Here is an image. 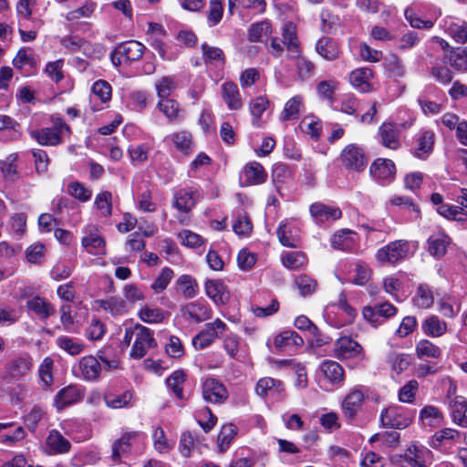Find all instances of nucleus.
I'll use <instances>...</instances> for the list:
<instances>
[{"instance_id":"f257e3e1","label":"nucleus","mask_w":467,"mask_h":467,"mask_svg":"<svg viewBox=\"0 0 467 467\" xmlns=\"http://www.w3.org/2000/svg\"><path fill=\"white\" fill-rule=\"evenodd\" d=\"M52 127L33 130L29 131L32 139L41 146H57L63 142L66 136L71 134L70 127L62 118L52 117Z\"/></svg>"},{"instance_id":"f03ea898","label":"nucleus","mask_w":467,"mask_h":467,"mask_svg":"<svg viewBox=\"0 0 467 467\" xmlns=\"http://www.w3.org/2000/svg\"><path fill=\"white\" fill-rule=\"evenodd\" d=\"M338 279L362 286L370 279L372 270L367 263L356 260L341 262L338 265Z\"/></svg>"},{"instance_id":"7ed1b4c3","label":"nucleus","mask_w":467,"mask_h":467,"mask_svg":"<svg viewBox=\"0 0 467 467\" xmlns=\"http://www.w3.org/2000/svg\"><path fill=\"white\" fill-rule=\"evenodd\" d=\"M411 244L407 240H395L379 248L375 257L382 265H395L411 254Z\"/></svg>"},{"instance_id":"20e7f679","label":"nucleus","mask_w":467,"mask_h":467,"mask_svg":"<svg viewBox=\"0 0 467 467\" xmlns=\"http://www.w3.org/2000/svg\"><path fill=\"white\" fill-rule=\"evenodd\" d=\"M81 245L85 251L93 255H104L107 253V243L96 224L84 226Z\"/></svg>"},{"instance_id":"39448f33","label":"nucleus","mask_w":467,"mask_h":467,"mask_svg":"<svg viewBox=\"0 0 467 467\" xmlns=\"http://www.w3.org/2000/svg\"><path fill=\"white\" fill-rule=\"evenodd\" d=\"M333 356L340 360L365 358L362 346L348 336L341 337L335 341Z\"/></svg>"},{"instance_id":"423d86ee","label":"nucleus","mask_w":467,"mask_h":467,"mask_svg":"<svg viewBox=\"0 0 467 467\" xmlns=\"http://www.w3.org/2000/svg\"><path fill=\"white\" fill-rule=\"evenodd\" d=\"M226 329L227 325L220 318H216L214 321L205 324L204 328L192 338V345L195 349H204L211 346Z\"/></svg>"},{"instance_id":"0eeeda50","label":"nucleus","mask_w":467,"mask_h":467,"mask_svg":"<svg viewBox=\"0 0 467 467\" xmlns=\"http://www.w3.org/2000/svg\"><path fill=\"white\" fill-rule=\"evenodd\" d=\"M413 414L399 406H389L380 413L383 426L392 429H405L412 421Z\"/></svg>"},{"instance_id":"6e6552de","label":"nucleus","mask_w":467,"mask_h":467,"mask_svg":"<svg viewBox=\"0 0 467 467\" xmlns=\"http://www.w3.org/2000/svg\"><path fill=\"white\" fill-rule=\"evenodd\" d=\"M156 341L152 331L140 324H137L134 342L130 353L132 358L140 359L143 358L150 348H154Z\"/></svg>"},{"instance_id":"1a4fd4ad","label":"nucleus","mask_w":467,"mask_h":467,"mask_svg":"<svg viewBox=\"0 0 467 467\" xmlns=\"http://www.w3.org/2000/svg\"><path fill=\"white\" fill-rule=\"evenodd\" d=\"M340 159L344 167L356 171H363L368 164L364 149L354 143L343 149Z\"/></svg>"},{"instance_id":"9d476101","label":"nucleus","mask_w":467,"mask_h":467,"mask_svg":"<svg viewBox=\"0 0 467 467\" xmlns=\"http://www.w3.org/2000/svg\"><path fill=\"white\" fill-rule=\"evenodd\" d=\"M202 398L205 401L222 404L228 398L226 387L217 379L207 377L202 383Z\"/></svg>"},{"instance_id":"9b49d317","label":"nucleus","mask_w":467,"mask_h":467,"mask_svg":"<svg viewBox=\"0 0 467 467\" xmlns=\"http://www.w3.org/2000/svg\"><path fill=\"white\" fill-rule=\"evenodd\" d=\"M147 42L154 48L160 57L164 60H171L173 57L167 54L166 50V30L163 26L158 23H148L146 30Z\"/></svg>"},{"instance_id":"f8f14e48","label":"nucleus","mask_w":467,"mask_h":467,"mask_svg":"<svg viewBox=\"0 0 467 467\" xmlns=\"http://www.w3.org/2000/svg\"><path fill=\"white\" fill-rule=\"evenodd\" d=\"M201 194L194 187L178 190L173 196L172 206L181 213H189L200 200Z\"/></svg>"},{"instance_id":"ddd939ff","label":"nucleus","mask_w":467,"mask_h":467,"mask_svg":"<svg viewBox=\"0 0 467 467\" xmlns=\"http://www.w3.org/2000/svg\"><path fill=\"white\" fill-rule=\"evenodd\" d=\"M440 26L457 43L467 42V22L465 20L448 16L441 21Z\"/></svg>"},{"instance_id":"4468645a","label":"nucleus","mask_w":467,"mask_h":467,"mask_svg":"<svg viewBox=\"0 0 467 467\" xmlns=\"http://www.w3.org/2000/svg\"><path fill=\"white\" fill-rule=\"evenodd\" d=\"M309 213L317 224L327 223L338 220L342 216L339 207L323 202H314L309 207Z\"/></svg>"},{"instance_id":"2eb2a0df","label":"nucleus","mask_w":467,"mask_h":467,"mask_svg":"<svg viewBox=\"0 0 467 467\" xmlns=\"http://www.w3.org/2000/svg\"><path fill=\"white\" fill-rule=\"evenodd\" d=\"M267 174L264 167L257 161L244 165L240 172V185L243 187L262 184L266 181Z\"/></svg>"},{"instance_id":"dca6fc26","label":"nucleus","mask_w":467,"mask_h":467,"mask_svg":"<svg viewBox=\"0 0 467 467\" xmlns=\"http://www.w3.org/2000/svg\"><path fill=\"white\" fill-rule=\"evenodd\" d=\"M32 366V358L25 353L11 358L5 364V372L9 378L22 379L29 374Z\"/></svg>"},{"instance_id":"f3484780","label":"nucleus","mask_w":467,"mask_h":467,"mask_svg":"<svg viewBox=\"0 0 467 467\" xmlns=\"http://www.w3.org/2000/svg\"><path fill=\"white\" fill-rule=\"evenodd\" d=\"M369 171L379 183L387 184L395 178L396 167L391 160L379 158L372 162Z\"/></svg>"},{"instance_id":"a211bd4d","label":"nucleus","mask_w":467,"mask_h":467,"mask_svg":"<svg viewBox=\"0 0 467 467\" xmlns=\"http://www.w3.org/2000/svg\"><path fill=\"white\" fill-rule=\"evenodd\" d=\"M318 373L324 384L341 385L343 383L344 370L336 361L324 360L318 368Z\"/></svg>"},{"instance_id":"6ab92c4d","label":"nucleus","mask_w":467,"mask_h":467,"mask_svg":"<svg viewBox=\"0 0 467 467\" xmlns=\"http://www.w3.org/2000/svg\"><path fill=\"white\" fill-rule=\"evenodd\" d=\"M284 385L279 379H275L270 377L260 379L255 386V392L262 398H284Z\"/></svg>"},{"instance_id":"aec40b11","label":"nucleus","mask_w":467,"mask_h":467,"mask_svg":"<svg viewBox=\"0 0 467 467\" xmlns=\"http://www.w3.org/2000/svg\"><path fill=\"white\" fill-rule=\"evenodd\" d=\"M435 134L432 130H422L417 134L413 146V154L420 160H426L433 150Z\"/></svg>"},{"instance_id":"412c9836","label":"nucleus","mask_w":467,"mask_h":467,"mask_svg":"<svg viewBox=\"0 0 467 467\" xmlns=\"http://www.w3.org/2000/svg\"><path fill=\"white\" fill-rule=\"evenodd\" d=\"M276 234L282 245L291 248L299 246L298 228L295 222L284 220L280 223Z\"/></svg>"},{"instance_id":"4be33fe9","label":"nucleus","mask_w":467,"mask_h":467,"mask_svg":"<svg viewBox=\"0 0 467 467\" xmlns=\"http://www.w3.org/2000/svg\"><path fill=\"white\" fill-rule=\"evenodd\" d=\"M221 96L229 110L238 111L243 108V99L234 82H223L221 85Z\"/></svg>"},{"instance_id":"5701e85b","label":"nucleus","mask_w":467,"mask_h":467,"mask_svg":"<svg viewBox=\"0 0 467 467\" xmlns=\"http://www.w3.org/2000/svg\"><path fill=\"white\" fill-rule=\"evenodd\" d=\"M378 140L385 148L398 150L400 147V130L397 126L390 122H384L378 131Z\"/></svg>"},{"instance_id":"b1692460","label":"nucleus","mask_w":467,"mask_h":467,"mask_svg":"<svg viewBox=\"0 0 467 467\" xmlns=\"http://www.w3.org/2000/svg\"><path fill=\"white\" fill-rule=\"evenodd\" d=\"M48 455L66 454L71 450L70 441L57 430H51L45 441Z\"/></svg>"},{"instance_id":"393cba45","label":"nucleus","mask_w":467,"mask_h":467,"mask_svg":"<svg viewBox=\"0 0 467 467\" xmlns=\"http://www.w3.org/2000/svg\"><path fill=\"white\" fill-rule=\"evenodd\" d=\"M365 400V392L362 388L352 389L342 401V410L347 418L352 420L356 417L358 410Z\"/></svg>"},{"instance_id":"a878e982","label":"nucleus","mask_w":467,"mask_h":467,"mask_svg":"<svg viewBox=\"0 0 467 467\" xmlns=\"http://www.w3.org/2000/svg\"><path fill=\"white\" fill-rule=\"evenodd\" d=\"M75 369L78 371L83 379L95 381L99 378L101 366L95 357L86 356L79 359Z\"/></svg>"},{"instance_id":"bb28decb","label":"nucleus","mask_w":467,"mask_h":467,"mask_svg":"<svg viewBox=\"0 0 467 467\" xmlns=\"http://www.w3.org/2000/svg\"><path fill=\"white\" fill-rule=\"evenodd\" d=\"M431 451L423 446L411 445L404 454V459L411 467H429Z\"/></svg>"},{"instance_id":"cd10ccee","label":"nucleus","mask_w":467,"mask_h":467,"mask_svg":"<svg viewBox=\"0 0 467 467\" xmlns=\"http://www.w3.org/2000/svg\"><path fill=\"white\" fill-rule=\"evenodd\" d=\"M182 313L185 319H191L196 323L208 320L213 316L212 309L201 301L187 304L182 308Z\"/></svg>"},{"instance_id":"c85d7f7f","label":"nucleus","mask_w":467,"mask_h":467,"mask_svg":"<svg viewBox=\"0 0 467 467\" xmlns=\"http://www.w3.org/2000/svg\"><path fill=\"white\" fill-rule=\"evenodd\" d=\"M82 398V390L79 387L69 385L60 389L54 399V404L58 410L70 406Z\"/></svg>"},{"instance_id":"c756f323","label":"nucleus","mask_w":467,"mask_h":467,"mask_svg":"<svg viewBox=\"0 0 467 467\" xmlns=\"http://www.w3.org/2000/svg\"><path fill=\"white\" fill-rule=\"evenodd\" d=\"M94 307L98 310H103L113 317L122 316L128 312L125 300L119 296L98 299L94 302Z\"/></svg>"},{"instance_id":"7c9ffc66","label":"nucleus","mask_w":467,"mask_h":467,"mask_svg":"<svg viewBox=\"0 0 467 467\" xmlns=\"http://www.w3.org/2000/svg\"><path fill=\"white\" fill-rule=\"evenodd\" d=\"M441 16L440 8H434L431 16L433 19H422L415 12L412 6H408L404 11V16L410 26L417 29H431L433 27L435 20Z\"/></svg>"},{"instance_id":"2f4dec72","label":"nucleus","mask_w":467,"mask_h":467,"mask_svg":"<svg viewBox=\"0 0 467 467\" xmlns=\"http://www.w3.org/2000/svg\"><path fill=\"white\" fill-rule=\"evenodd\" d=\"M449 405L452 421L462 428H467V399L456 396L451 399Z\"/></svg>"},{"instance_id":"473e14b6","label":"nucleus","mask_w":467,"mask_h":467,"mask_svg":"<svg viewBox=\"0 0 467 467\" xmlns=\"http://www.w3.org/2000/svg\"><path fill=\"white\" fill-rule=\"evenodd\" d=\"M135 206L144 213H154L157 204L152 201V193L146 184L139 185L134 193Z\"/></svg>"},{"instance_id":"72a5a7b5","label":"nucleus","mask_w":467,"mask_h":467,"mask_svg":"<svg viewBox=\"0 0 467 467\" xmlns=\"http://www.w3.org/2000/svg\"><path fill=\"white\" fill-rule=\"evenodd\" d=\"M373 72L368 67H362L353 70L349 75V82L354 88L360 92H368L372 89L370 80Z\"/></svg>"},{"instance_id":"f704fd0d","label":"nucleus","mask_w":467,"mask_h":467,"mask_svg":"<svg viewBox=\"0 0 467 467\" xmlns=\"http://www.w3.org/2000/svg\"><path fill=\"white\" fill-rule=\"evenodd\" d=\"M141 433L138 431H126L122 434L120 439L114 441L112 445L111 457L113 461L117 462L122 455L129 452L131 442L139 440Z\"/></svg>"},{"instance_id":"c9c22d12","label":"nucleus","mask_w":467,"mask_h":467,"mask_svg":"<svg viewBox=\"0 0 467 467\" xmlns=\"http://www.w3.org/2000/svg\"><path fill=\"white\" fill-rule=\"evenodd\" d=\"M283 44L286 47L290 57H297L300 54L296 26L294 23H286L282 30Z\"/></svg>"},{"instance_id":"e433bc0d","label":"nucleus","mask_w":467,"mask_h":467,"mask_svg":"<svg viewBox=\"0 0 467 467\" xmlns=\"http://www.w3.org/2000/svg\"><path fill=\"white\" fill-rule=\"evenodd\" d=\"M165 140L171 141L177 150L184 155H189L193 150L192 134L187 130H179L168 135Z\"/></svg>"},{"instance_id":"4c0bfd02","label":"nucleus","mask_w":467,"mask_h":467,"mask_svg":"<svg viewBox=\"0 0 467 467\" xmlns=\"http://www.w3.org/2000/svg\"><path fill=\"white\" fill-rule=\"evenodd\" d=\"M317 53L327 61H334L340 55L338 43L329 37H321L316 44Z\"/></svg>"},{"instance_id":"58836bf2","label":"nucleus","mask_w":467,"mask_h":467,"mask_svg":"<svg viewBox=\"0 0 467 467\" xmlns=\"http://www.w3.org/2000/svg\"><path fill=\"white\" fill-rule=\"evenodd\" d=\"M145 49L143 44L135 40L127 41L118 46V53L123 56L127 62L140 59Z\"/></svg>"},{"instance_id":"ea45409f","label":"nucleus","mask_w":467,"mask_h":467,"mask_svg":"<svg viewBox=\"0 0 467 467\" xmlns=\"http://www.w3.org/2000/svg\"><path fill=\"white\" fill-rule=\"evenodd\" d=\"M450 242V237L443 232L435 233L428 239V251L435 257H441L446 254Z\"/></svg>"},{"instance_id":"a19ab883","label":"nucleus","mask_w":467,"mask_h":467,"mask_svg":"<svg viewBox=\"0 0 467 467\" xmlns=\"http://www.w3.org/2000/svg\"><path fill=\"white\" fill-rule=\"evenodd\" d=\"M169 314L161 307L144 305L139 312V318L147 324H160L168 317Z\"/></svg>"},{"instance_id":"79ce46f5","label":"nucleus","mask_w":467,"mask_h":467,"mask_svg":"<svg viewBox=\"0 0 467 467\" xmlns=\"http://www.w3.org/2000/svg\"><path fill=\"white\" fill-rule=\"evenodd\" d=\"M421 328L426 336L440 337L447 332L448 325L439 317L432 315L422 322Z\"/></svg>"},{"instance_id":"37998d69","label":"nucleus","mask_w":467,"mask_h":467,"mask_svg":"<svg viewBox=\"0 0 467 467\" xmlns=\"http://www.w3.org/2000/svg\"><path fill=\"white\" fill-rule=\"evenodd\" d=\"M26 306L41 319H47L55 312L54 306L44 297L38 296L28 299Z\"/></svg>"},{"instance_id":"c03bdc74","label":"nucleus","mask_w":467,"mask_h":467,"mask_svg":"<svg viewBox=\"0 0 467 467\" xmlns=\"http://www.w3.org/2000/svg\"><path fill=\"white\" fill-rule=\"evenodd\" d=\"M133 393L130 390H125L120 393L107 391L104 394L106 405L110 409H123L131 406Z\"/></svg>"},{"instance_id":"a18cd8bd","label":"nucleus","mask_w":467,"mask_h":467,"mask_svg":"<svg viewBox=\"0 0 467 467\" xmlns=\"http://www.w3.org/2000/svg\"><path fill=\"white\" fill-rule=\"evenodd\" d=\"M0 133L3 140H16L21 135L20 125L6 115H0Z\"/></svg>"},{"instance_id":"49530a36","label":"nucleus","mask_w":467,"mask_h":467,"mask_svg":"<svg viewBox=\"0 0 467 467\" xmlns=\"http://www.w3.org/2000/svg\"><path fill=\"white\" fill-rule=\"evenodd\" d=\"M356 243V234L349 230H341L335 234L331 240L334 249L340 251H350Z\"/></svg>"},{"instance_id":"de8ad7c7","label":"nucleus","mask_w":467,"mask_h":467,"mask_svg":"<svg viewBox=\"0 0 467 467\" xmlns=\"http://www.w3.org/2000/svg\"><path fill=\"white\" fill-rule=\"evenodd\" d=\"M252 229L253 225L246 212L242 208L237 209L234 212V232L239 236L247 237L250 235Z\"/></svg>"},{"instance_id":"09e8293b","label":"nucleus","mask_w":467,"mask_h":467,"mask_svg":"<svg viewBox=\"0 0 467 467\" xmlns=\"http://www.w3.org/2000/svg\"><path fill=\"white\" fill-rule=\"evenodd\" d=\"M462 438V433L451 428H444L437 432L431 438V446L439 449L448 445L452 441H457Z\"/></svg>"},{"instance_id":"8fccbe9b","label":"nucleus","mask_w":467,"mask_h":467,"mask_svg":"<svg viewBox=\"0 0 467 467\" xmlns=\"http://www.w3.org/2000/svg\"><path fill=\"white\" fill-rule=\"evenodd\" d=\"M303 344V338L296 332L291 330L281 332L274 339V345L278 350L287 347H300Z\"/></svg>"},{"instance_id":"3c124183","label":"nucleus","mask_w":467,"mask_h":467,"mask_svg":"<svg viewBox=\"0 0 467 467\" xmlns=\"http://www.w3.org/2000/svg\"><path fill=\"white\" fill-rule=\"evenodd\" d=\"M41 18H35L32 22H18V32L23 42L34 41L37 31L43 26Z\"/></svg>"},{"instance_id":"603ef678","label":"nucleus","mask_w":467,"mask_h":467,"mask_svg":"<svg viewBox=\"0 0 467 467\" xmlns=\"http://www.w3.org/2000/svg\"><path fill=\"white\" fill-rule=\"evenodd\" d=\"M206 295L216 304H223L227 299L225 286L220 280H208L205 283Z\"/></svg>"},{"instance_id":"864d4df0","label":"nucleus","mask_w":467,"mask_h":467,"mask_svg":"<svg viewBox=\"0 0 467 467\" xmlns=\"http://www.w3.org/2000/svg\"><path fill=\"white\" fill-rule=\"evenodd\" d=\"M303 97L300 95L291 98L284 107L280 115L281 121L294 120L299 117L303 107Z\"/></svg>"},{"instance_id":"5fc2aeb1","label":"nucleus","mask_w":467,"mask_h":467,"mask_svg":"<svg viewBox=\"0 0 467 467\" xmlns=\"http://www.w3.org/2000/svg\"><path fill=\"white\" fill-rule=\"evenodd\" d=\"M81 4L80 6L70 10L66 15V19L67 21H77L81 18H88L94 13L96 8V4L91 0H77Z\"/></svg>"},{"instance_id":"6e6d98bb","label":"nucleus","mask_w":467,"mask_h":467,"mask_svg":"<svg viewBox=\"0 0 467 467\" xmlns=\"http://www.w3.org/2000/svg\"><path fill=\"white\" fill-rule=\"evenodd\" d=\"M416 355L419 358H440L441 357V349L440 347L428 339H421L416 344Z\"/></svg>"},{"instance_id":"4d7b16f0","label":"nucleus","mask_w":467,"mask_h":467,"mask_svg":"<svg viewBox=\"0 0 467 467\" xmlns=\"http://www.w3.org/2000/svg\"><path fill=\"white\" fill-rule=\"evenodd\" d=\"M283 265L289 270H299L306 264V256L302 252H285L281 255Z\"/></svg>"},{"instance_id":"13d9d810","label":"nucleus","mask_w":467,"mask_h":467,"mask_svg":"<svg viewBox=\"0 0 467 467\" xmlns=\"http://www.w3.org/2000/svg\"><path fill=\"white\" fill-rule=\"evenodd\" d=\"M57 347L71 356L78 355L84 350V344L80 339L60 336L56 339Z\"/></svg>"},{"instance_id":"bf43d9fd","label":"nucleus","mask_w":467,"mask_h":467,"mask_svg":"<svg viewBox=\"0 0 467 467\" xmlns=\"http://www.w3.org/2000/svg\"><path fill=\"white\" fill-rule=\"evenodd\" d=\"M91 96L101 103H108L112 97V88L110 84L103 79L95 81L91 87Z\"/></svg>"},{"instance_id":"052dcab7","label":"nucleus","mask_w":467,"mask_h":467,"mask_svg":"<svg viewBox=\"0 0 467 467\" xmlns=\"http://www.w3.org/2000/svg\"><path fill=\"white\" fill-rule=\"evenodd\" d=\"M269 106V100L266 97L259 96L251 100L249 109L253 116L252 124L254 127H260V119L263 113Z\"/></svg>"},{"instance_id":"680f3d73","label":"nucleus","mask_w":467,"mask_h":467,"mask_svg":"<svg viewBox=\"0 0 467 467\" xmlns=\"http://www.w3.org/2000/svg\"><path fill=\"white\" fill-rule=\"evenodd\" d=\"M420 419L424 425L438 426L443 420L442 412L435 406L428 405L421 409Z\"/></svg>"},{"instance_id":"e2e57ef3","label":"nucleus","mask_w":467,"mask_h":467,"mask_svg":"<svg viewBox=\"0 0 467 467\" xmlns=\"http://www.w3.org/2000/svg\"><path fill=\"white\" fill-rule=\"evenodd\" d=\"M271 34V24L268 21L264 20L250 26L248 29V39L251 42H260L263 41L264 37H266Z\"/></svg>"},{"instance_id":"0e129e2a","label":"nucleus","mask_w":467,"mask_h":467,"mask_svg":"<svg viewBox=\"0 0 467 467\" xmlns=\"http://www.w3.org/2000/svg\"><path fill=\"white\" fill-rule=\"evenodd\" d=\"M94 206L99 212L101 217L108 218L112 213V194L103 191L95 197Z\"/></svg>"},{"instance_id":"69168bd1","label":"nucleus","mask_w":467,"mask_h":467,"mask_svg":"<svg viewBox=\"0 0 467 467\" xmlns=\"http://www.w3.org/2000/svg\"><path fill=\"white\" fill-rule=\"evenodd\" d=\"M177 81L174 77L164 76L155 83L157 95L160 99H168L177 88Z\"/></svg>"},{"instance_id":"338daca9","label":"nucleus","mask_w":467,"mask_h":467,"mask_svg":"<svg viewBox=\"0 0 467 467\" xmlns=\"http://www.w3.org/2000/svg\"><path fill=\"white\" fill-rule=\"evenodd\" d=\"M177 285L181 293L186 298H192L198 293V284L196 280L189 275H181L177 280Z\"/></svg>"},{"instance_id":"774afa93","label":"nucleus","mask_w":467,"mask_h":467,"mask_svg":"<svg viewBox=\"0 0 467 467\" xmlns=\"http://www.w3.org/2000/svg\"><path fill=\"white\" fill-rule=\"evenodd\" d=\"M449 62L454 69L467 72V50L463 47L452 48L450 52Z\"/></svg>"}]
</instances>
